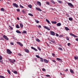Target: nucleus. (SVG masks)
Here are the masks:
<instances>
[{"instance_id": "8", "label": "nucleus", "mask_w": 78, "mask_h": 78, "mask_svg": "<svg viewBox=\"0 0 78 78\" xmlns=\"http://www.w3.org/2000/svg\"><path fill=\"white\" fill-rule=\"evenodd\" d=\"M70 34V35H71V36H73V37H78V36H76L75 35H74L72 33H71Z\"/></svg>"}, {"instance_id": "51", "label": "nucleus", "mask_w": 78, "mask_h": 78, "mask_svg": "<svg viewBox=\"0 0 78 78\" xmlns=\"http://www.w3.org/2000/svg\"><path fill=\"white\" fill-rule=\"evenodd\" d=\"M38 28H41V25H39L38 26Z\"/></svg>"}, {"instance_id": "34", "label": "nucleus", "mask_w": 78, "mask_h": 78, "mask_svg": "<svg viewBox=\"0 0 78 78\" xmlns=\"http://www.w3.org/2000/svg\"><path fill=\"white\" fill-rule=\"evenodd\" d=\"M69 20H70V21H72V20H73V18H69Z\"/></svg>"}, {"instance_id": "42", "label": "nucleus", "mask_w": 78, "mask_h": 78, "mask_svg": "<svg viewBox=\"0 0 78 78\" xmlns=\"http://www.w3.org/2000/svg\"><path fill=\"white\" fill-rule=\"evenodd\" d=\"M58 49L60 50H62V49L60 47H58Z\"/></svg>"}, {"instance_id": "29", "label": "nucleus", "mask_w": 78, "mask_h": 78, "mask_svg": "<svg viewBox=\"0 0 78 78\" xmlns=\"http://www.w3.org/2000/svg\"><path fill=\"white\" fill-rule=\"evenodd\" d=\"M22 34H27V31L25 30H23V32L22 33Z\"/></svg>"}, {"instance_id": "55", "label": "nucleus", "mask_w": 78, "mask_h": 78, "mask_svg": "<svg viewBox=\"0 0 78 78\" xmlns=\"http://www.w3.org/2000/svg\"><path fill=\"white\" fill-rule=\"evenodd\" d=\"M10 28L11 30H12V29H13V28L12 27H10Z\"/></svg>"}, {"instance_id": "60", "label": "nucleus", "mask_w": 78, "mask_h": 78, "mask_svg": "<svg viewBox=\"0 0 78 78\" xmlns=\"http://www.w3.org/2000/svg\"><path fill=\"white\" fill-rule=\"evenodd\" d=\"M19 56H21L22 55V54H19Z\"/></svg>"}, {"instance_id": "26", "label": "nucleus", "mask_w": 78, "mask_h": 78, "mask_svg": "<svg viewBox=\"0 0 78 78\" xmlns=\"http://www.w3.org/2000/svg\"><path fill=\"white\" fill-rule=\"evenodd\" d=\"M12 72H13V73H15V74H17V72L15 71H13V70L12 71Z\"/></svg>"}, {"instance_id": "46", "label": "nucleus", "mask_w": 78, "mask_h": 78, "mask_svg": "<svg viewBox=\"0 0 78 78\" xmlns=\"http://www.w3.org/2000/svg\"><path fill=\"white\" fill-rule=\"evenodd\" d=\"M46 77H50V75H46Z\"/></svg>"}, {"instance_id": "50", "label": "nucleus", "mask_w": 78, "mask_h": 78, "mask_svg": "<svg viewBox=\"0 0 78 78\" xmlns=\"http://www.w3.org/2000/svg\"><path fill=\"white\" fill-rule=\"evenodd\" d=\"M17 11H18V12H19V11H20V9H17Z\"/></svg>"}, {"instance_id": "54", "label": "nucleus", "mask_w": 78, "mask_h": 78, "mask_svg": "<svg viewBox=\"0 0 78 78\" xmlns=\"http://www.w3.org/2000/svg\"><path fill=\"white\" fill-rule=\"evenodd\" d=\"M52 56H55V54H53V53H52Z\"/></svg>"}, {"instance_id": "4", "label": "nucleus", "mask_w": 78, "mask_h": 78, "mask_svg": "<svg viewBox=\"0 0 78 78\" xmlns=\"http://www.w3.org/2000/svg\"><path fill=\"white\" fill-rule=\"evenodd\" d=\"M3 37L5 39H6V40H7V41H8L9 40V38H8V37H7V36L5 35H3Z\"/></svg>"}, {"instance_id": "59", "label": "nucleus", "mask_w": 78, "mask_h": 78, "mask_svg": "<svg viewBox=\"0 0 78 78\" xmlns=\"http://www.w3.org/2000/svg\"><path fill=\"white\" fill-rule=\"evenodd\" d=\"M63 36L62 35H60L59 36V37H62Z\"/></svg>"}, {"instance_id": "53", "label": "nucleus", "mask_w": 78, "mask_h": 78, "mask_svg": "<svg viewBox=\"0 0 78 78\" xmlns=\"http://www.w3.org/2000/svg\"><path fill=\"white\" fill-rule=\"evenodd\" d=\"M56 36H59V35L58 34H56Z\"/></svg>"}, {"instance_id": "49", "label": "nucleus", "mask_w": 78, "mask_h": 78, "mask_svg": "<svg viewBox=\"0 0 78 78\" xmlns=\"http://www.w3.org/2000/svg\"><path fill=\"white\" fill-rule=\"evenodd\" d=\"M67 45H68V46H70V45L71 44L70 43H68Z\"/></svg>"}, {"instance_id": "21", "label": "nucleus", "mask_w": 78, "mask_h": 78, "mask_svg": "<svg viewBox=\"0 0 78 78\" xmlns=\"http://www.w3.org/2000/svg\"><path fill=\"white\" fill-rule=\"evenodd\" d=\"M70 72L71 73H74V72L73 71V70L71 69H70Z\"/></svg>"}, {"instance_id": "47", "label": "nucleus", "mask_w": 78, "mask_h": 78, "mask_svg": "<svg viewBox=\"0 0 78 78\" xmlns=\"http://www.w3.org/2000/svg\"><path fill=\"white\" fill-rule=\"evenodd\" d=\"M46 4L47 5H50V3L48 2H46Z\"/></svg>"}, {"instance_id": "6", "label": "nucleus", "mask_w": 78, "mask_h": 78, "mask_svg": "<svg viewBox=\"0 0 78 78\" xmlns=\"http://www.w3.org/2000/svg\"><path fill=\"white\" fill-rule=\"evenodd\" d=\"M13 6H15V7H16V8H18V7H19V5H17V4H16V3H13Z\"/></svg>"}, {"instance_id": "40", "label": "nucleus", "mask_w": 78, "mask_h": 78, "mask_svg": "<svg viewBox=\"0 0 78 78\" xmlns=\"http://www.w3.org/2000/svg\"><path fill=\"white\" fill-rule=\"evenodd\" d=\"M74 59L76 60L78 59V57H76V56L74 57Z\"/></svg>"}, {"instance_id": "63", "label": "nucleus", "mask_w": 78, "mask_h": 78, "mask_svg": "<svg viewBox=\"0 0 78 78\" xmlns=\"http://www.w3.org/2000/svg\"><path fill=\"white\" fill-rule=\"evenodd\" d=\"M7 4H8V5H9V2H7Z\"/></svg>"}, {"instance_id": "10", "label": "nucleus", "mask_w": 78, "mask_h": 78, "mask_svg": "<svg viewBox=\"0 0 78 78\" xmlns=\"http://www.w3.org/2000/svg\"><path fill=\"white\" fill-rule=\"evenodd\" d=\"M17 44H18L21 47H23V44L20 42H17Z\"/></svg>"}, {"instance_id": "23", "label": "nucleus", "mask_w": 78, "mask_h": 78, "mask_svg": "<svg viewBox=\"0 0 78 78\" xmlns=\"http://www.w3.org/2000/svg\"><path fill=\"white\" fill-rule=\"evenodd\" d=\"M40 61H41V62H44V61L43 60V59L41 57L40 58Z\"/></svg>"}, {"instance_id": "24", "label": "nucleus", "mask_w": 78, "mask_h": 78, "mask_svg": "<svg viewBox=\"0 0 78 78\" xmlns=\"http://www.w3.org/2000/svg\"><path fill=\"white\" fill-rule=\"evenodd\" d=\"M56 59L57 60H58V61H62V60H61V58H57Z\"/></svg>"}, {"instance_id": "9", "label": "nucleus", "mask_w": 78, "mask_h": 78, "mask_svg": "<svg viewBox=\"0 0 78 78\" xmlns=\"http://www.w3.org/2000/svg\"><path fill=\"white\" fill-rule=\"evenodd\" d=\"M36 9L37 11H42V10L38 7H36Z\"/></svg>"}, {"instance_id": "16", "label": "nucleus", "mask_w": 78, "mask_h": 78, "mask_svg": "<svg viewBox=\"0 0 78 78\" xmlns=\"http://www.w3.org/2000/svg\"><path fill=\"white\" fill-rule=\"evenodd\" d=\"M51 22L52 24H56L57 23V22L55 21H52Z\"/></svg>"}, {"instance_id": "1", "label": "nucleus", "mask_w": 78, "mask_h": 78, "mask_svg": "<svg viewBox=\"0 0 78 78\" xmlns=\"http://www.w3.org/2000/svg\"><path fill=\"white\" fill-rule=\"evenodd\" d=\"M7 52L8 55H11V54L12 53V51L9 49H7Z\"/></svg>"}, {"instance_id": "32", "label": "nucleus", "mask_w": 78, "mask_h": 78, "mask_svg": "<svg viewBox=\"0 0 78 78\" xmlns=\"http://www.w3.org/2000/svg\"><path fill=\"white\" fill-rule=\"evenodd\" d=\"M36 56L37 58H39V59H40L41 58V57H39V55H36Z\"/></svg>"}, {"instance_id": "17", "label": "nucleus", "mask_w": 78, "mask_h": 78, "mask_svg": "<svg viewBox=\"0 0 78 78\" xmlns=\"http://www.w3.org/2000/svg\"><path fill=\"white\" fill-rule=\"evenodd\" d=\"M46 21L48 23H49V24H51V23L50 22V21L49 20H48L47 19H46Z\"/></svg>"}, {"instance_id": "45", "label": "nucleus", "mask_w": 78, "mask_h": 78, "mask_svg": "<svg viewBox=\"0 0 78 78\" xmlns=\"http://www.w3.org/2000/svg\"><path fill=\"white\" fill-rule=\"evenodd\" d=\"M37 48L38 50H40V51H41V48H40V47H37Z\"/></svg>"}, {"instance_id": "30", "label": "nucleus", "mask_w": 78, "mask_h": 78, "mask_svg": "<svg viewBox=\"0 0 78 78\" xmlns=\"http://www.w3.org/2000/svg\"><path fill=\"white\" fill-rule=\"evenodd\" d=\"M36 41H37V42H40V41L39 39L38 38H37L36 39Z\"/></svg>"}, {"instance_id": "38", "label": "nucleus", "mask_w": 78, "mask_h": 78, "mask_svg": "<svg viewBox=\"0 0 78 78\" xmlns=\"http://www.w3.org/2000/svg\"><path fill=\"white\" fill-rule=\"evenodd\" d=\"M3 59V58L2 56L0 55V60H2Z\"/></svg>"}, {"instance_id": "39", "label": "nucleus", "mask_w": 78, "mask_h": 78, "mask_svg": "<svg viewBox=\"0 0 78 78\" xmlns=\"http://www.w3.org/2000/svg\"><path fill=\"white\" fill-rule=\"evenodd\" d=\"M58 2L59 3H62V2L61 1L58 0Z\"/></svg>"}, {"instance_id": "19", "label": "nucleus", "mask_w": 78, "mask_h": 78, "mask_svg": "<svg viewBox=\"0 0 78 78\" xmlns=\"http://www.w3.org/2000/svg\"><path fill=\"white\" fill-rule=\"evenodd\" d=\"M20 27L21 28H23V24H22V23H20Z\"/></svg>"}, {"instance_id": "13", "label": "nucleus", "mask_w": 78, "mask_h": 78, "mask_svg": "<svg viewBox=\"0 0 78 78\" xmlns=\"http://www.w3.org/2000/svg\"><path fill=\"white\" fill-rule=\"evenodd\" d=\"M24 50L25 52H26V53H29V52H30V51H29V50L28 49H24Z\"/></svg>"}, {"instance_id": "7", "label": "nucleus", "mask_w": 78, "mask_h": 78, "mask_svg": "<svg viewBox=\"0 0 78 78\" xmlns=\"http://www.w3.org/2000/svg\"><path fill=\"white\" fill-rule=\"evenodd\" d=\"M44 28L45 29H46V30H48V31H50V29L49 27H47V26H44Z\"/></svg>"}, {"instance_id": "20", "label": "nucleus", "mask_w": 78, "mask_h": 78, "mask_svg": "<svg viewBox=\"0 0 78 78\" xmlns=\"http://www.w3.org/2000/svg\"><path fill=\"white\" fill-rule=\"evenodd\" d=\"M65 29L67 31H69L70 30V29H69V28L67 27H65Z\"/></svg>"}, {"instance_id": "14", "label": "nucleus", "mask_w": 78, "mask_h": 78, "mask_svg": "<svg viewBox=\"0 0 78 78\" xmlns=\"http://www.w3.org/2000/svg\"><path fill=\"white\" fill-rule=\"evenodd\" d=\"M31 49L34 50L35 51H37V49H36V48H35L33 47H31Z\"/></svg>"}, {"instance_id": "11", "label": "nucleus", "mask_w": 78, "mask_h": 78, "mask_svg": "<svg viewBox=\"0 0 78 78\" xmlns=\"http://www.w3.org/2000/svg\"><path fill=\"white\" fill-rule=\"evenodd\" d=\"M48 39L50 41H51V42H52V43H55V41H54L53 39H51V40H49V39Z\"/></svg>"}, {"instance_id": "64", "label": "nucleus", "mask_w": 78, "mask_h": 78, "mask_svg": "<svg viewBox=\"0 0 78 78\" xmlns=\"http://www.w3.org/2000/svg\"><path fill=\"white\" fill-rule=\"evenodd\" d=\"M13 39H16V38L14 37H13Z\"/></svg>"}, {"instance_id": "3", "label": "nucleus", "mask_w": 78, "mask_h": 78, "mask_svg": "<svg viewBox=\"0 0 78 78\" xmlns=\"http://www.w3.org/2000/svg\"><path fill=\"white\" fill-rule=\"evenodd\" d=\"M9 60L12 63V64H14V62H16V60L14 59L12 60L11 59H9Z\"/></svg>"}, {"instance_id": "58", "label": "nucleus", "mask_w": 78, "mask_h": 78, "mask_svg": "<svg viewBox=\"0 0 78 78\" xmlns=\"http://www.w3.org/2000/svg\"><path fill=\"white\" fill-rule=\"evenodd\" d=\"M67 71H68V69H66V70H65V72H67Z\"/></svg>"}, {"instance_id": "61", "label": "nucleus", "mask_w": 78, "mask_h": 78, "mask_svg": "<svg viewBox=\"0 0 78 78\" xmlns=\"http://www.w3.org/2000/svg\"><path fill=\"white\" fill-rule=\"evenodd\" d=\"M66 15L68 17V16H69V14H66Z\"/></svg>"}, {"instance_id": "31", "label": "nucleus", "mask_w": 78, "mask_h": 78, "mask_svg": "<svg viewBox=\"0 0 78 78\" xmlns=\"http://www.w3.org/2000/svg\"><path fill=\"white\" fill-rule=\"evenodd\" d=\"M35 22L37 23H39V21H38V20H35Z\"/></svg>"}, {"instance_id": "18", "label": "nucleus", "mask_w": 78, "mask_h": 78, "mask_svg": "<svg viewBox=\"0 0 78 78\" xmlns=\"http://www.w3.org/2000/svg\"><path fill=\"white\" fill-rule=\"evenodd\" d=\"M44 62H45V63H48V60L46 59H44Z\"/></svg>"}, {"instance_id": "37", "label": "nucleus", "mask_w": 78, "mask_h": 78, "mask_svg": "<svg viewBox=\"0 0 78 78\" xmlns=\"http://www.w3.org/2000/svg\"><path fill=\"white\" fill-rule=\"evenodd\" d=\"M20 8H24V7H23V6L21 5H20Z\"/></svg>"}, {"instance_id": "56", "label": "nucleus", "mask_w": 78, "mask_h": 78, "mask_svg": "<svg viewBox=\"0 0 78 78\" xmlns=\"http://www.w3.org/2000/svg\"><path fill=\"white\" fill-rule=\"evenodd\" d=\"M52 61L53 62H56V61H55V60H52Z\"/></svg>"}, {"instance_id": "27", "label": "nucleus", "mask_w": 78, "mask_h": 78, "mask_svg": "<svg viewBox=\"0 0 78 78\" xmlns=\"http://www.w3.org/2000/svg\"><path fill=\"white\" fill-rule=\"evenodd\" d=\"M51 3H53V4H55V2L53 1V0H51Z\"/></svg>"}, {"instance_id": "35", "label": "nucleus", "mask_w": 78, "mask_h": 78, "mask_svg": "<svg viewBox=\"0 0 78 78\" xmlns=\"http://www.w3.org/2000/svg\"><path fill=\"white\" fill-rule=\"evenodd\" d=\"M28 15H29V16H32V17L33 16V15L31 13H28Z\"/></svg>"}, {"instance_id": "52", "label": "nucleus", "mask_w": 78, "mask_h": 78, "mask_svg": "<svg viewBox=\"0 0 78 78\" xmlns=\"http://www.w3.org/2000/svg\"><path fill=\"white\" fill-rule=\"evenodd\" d=\"M66 38H67L66 39V40H67V41H69V38H68V37H66Z\"/></svg>"}, {"instance_id": "5", "label": "nucleus", "mask_w": 78, "mask_h": 78, "mask_svg": "<svg viewBox=\"0 0 78 78\" xmlns=\"http://www.w3.org/2000/svg\"><path fill=\"white\" fill-rule=\"evenodd\" d=\"M50 33L52 35V36H55V33L53 31H50Z\"/></svg>"}, {"instance_id": "15", "label": "nucleus", "mask_w": 78, "mask_h": 78, "mask_svg": "<svg viewBox=\"0 0 78 78\" xmlns=\"http://www.w3.org/2000/svg\"><path fill=\"white\" fill-rule=\"evenodd\" d=\"M57 26L58 27H60L61 26V23H58L56 24Z\"/></svg>"}, {"instance_id": "22", "label": "nucleus", "mask_w": 78, "mask_h": 78, "mask_svg": "<svg viewBox=\"0 0 78 78\" xmlns=\"http://www.w3.org/2000/svg\"><path fill=\"white\" fill-rule=\"evenodd\" d=\"M16 32L17 33H19V34H21V32L19 31L18 30H17L16 31Z\"/></svg>"}, {"instance_id": "28", "label": "nucleus", "mask_w": 78, "mask_h": 78, "mask_svg": "<svg viewBox=\"0 0 78 78\" xmlns=\"http://www.w3.org/2000/svg\"><path fill=\"white\" fill-rule=\"evenodd\" d=\"M16 27L17 28H20V26H19V25L17 24L16 26Z\"/></svg>"}, {"instance_id": "33", "label": "nucleus", "mask_w": 78, "mask_h": 78, "mask_svg": "<svg viewBox=\"0 0 78 78\" xmlns=\"http://www.w3.org/2000/svg\"><path fill=\"white\" fill-rule=\"evenodd\" d=\"M28 7L29 8H32V6H31V5H28Z\"/></svg>"}, {"instance_id": "48", "label": "nucleus", "mask_w": 78, "mask_h": 78, "mask_svg": "<svg viewBox=\"0 0 78 78\" xmlns=\"http://www.w3.org/2000/svg\"><path fill=\"white\" fill-rule=\"evenodd\" d=\"M42 70L43 71H45V70H46L44 68H43L42 69Z\"/></svg>"}, {"instance_id": "57", "label": "nucleus", "mask_w": 78, "mask_h": 78, "mask_svg": "<svg viewBox=\"0 0 78 78\" xmlns=\"http://www.w3.org/2000/svg\"><path fill=\"white\" fill-rule=\"evenodd\" d=\"M76 41H78V38H77L76 39Z\"/></svg>"}, {"instance_id": "43", "label": "nucleus", "mask_w": 78, "mask_h": 78, "mask_svg": "<svg viewBox=\"0 0 78 78\" xmlns=\"http://www.w3.org/2000/svg\"><path fill=\"white\" fill-rule=\"evenodd\" d=\"M10 44H11V45H14V43H13V42H11L10 43Z\"/></svg>"}, {"instance_id": "12", "label": "nucleus", "mask_w": 78, "mask_h": 78, "mask_svg": "<svg viewBox=\"0 0 78 78\" xmlns=\"http://www.w3.org/2000/svg\"><path fill=\"white\" fill-rule=\"evenodd\" d=\"M37 5L38 6H41V3L39 1H37Z\"/></svg>"}, {"instance_id": "41", "label": "nucleus", "mask_w": 78, "mask_h": 78, "mask_svg": "<svg viewBox=\"0 0 78 78\" xmlns=\"http://www.w3.org/2000/svg\"><path fill=\"white\" fill-rule=\"evenodd\" d=\"M0 62H1L2 64H3L4 63L3 62V60H0Z\"/></svg>"}, {"instance_id": "2", "label": "nucleus", "mask_w": 78, "mask_h": 78, "mask_svg": "<svg viewBox=\"0 0 78 78\" xmlns=\"http://www.w3.org/2000/svg\"><path fill=\"white\" fill-rule=\"evenodd\" d=\"M68 5L70 7H74V6L73 5V4H72L71 3L68 2Z\"/></svg>"}, {"instance_id": "62", "label": "nucleus", "mask_w": 78, "mask_h": 78, "mask_svg": "<svg viewBox=\"0 0 78 78\" xmlns=\"http://www.w3.org/2000/svg\"><path fill=\"white\" fill-rule=\"evenodd\" d=\"M17 20H19V18L18 17H17Z\"/></svg>"}, {"instance_id": "36", "label": "nucleus", "mask_w": 78, "mask_h": 78, "mask_svg": "<svg viewBox=\"0 0 78 78\" xmlns=\"http://www.w3.org/2000/svg\"><path fill=\"white\" fill-rule=\"evenodd\" d=\"M1 11H5V9L3 8H2L1 9Z\"/></svg>"}, {"instance_id": "44", "label": "nucleus", "mask_w": 78, "mask_h": 78, "mask_svg": "<svg viewBox=\"0 0 78 78\" xmlns=\"http://www.w3.org/2000/svg\"><path fill=\"white\" fill-rule=\"evenodd\" d=\"M22 12L23 13V14H25V12L24 11V10H23L22 11Z\"/></svg>"}, {"instance_id": "25", "label": "nucleus", "mask_w": 78, "mask_h": 78, "mask_svg": "<svg viewBox=\"0 0 78 78\" xmlns=\"http://www.w3.org/2000/svg\"><path fill=\"white\" fill-rule=\"evenodd\" d=\"M7 71L9 75L11 74V72H10V70H9L7 69Z\"/></svg>"}]
</instances>
